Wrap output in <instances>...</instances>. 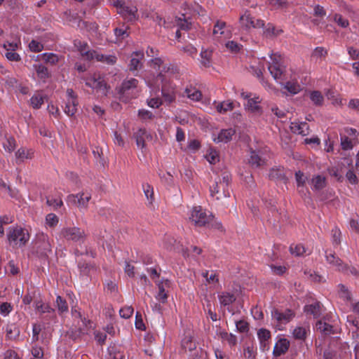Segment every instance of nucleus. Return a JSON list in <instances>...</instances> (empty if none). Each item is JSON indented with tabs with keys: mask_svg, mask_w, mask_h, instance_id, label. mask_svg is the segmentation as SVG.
I'll return each instance as SVG.
<instances>
[{
	"mask_svg": "<svg viewBox=\"0 0 359 359\" xmlns=\"http://www.w3.org/2000/svg\"><path fill=\"white\" fill-rule=\"evenodd\" d=\"M327 54V51L323 47H317L314 49L312 57L316 59L325 58Z\"/></svg>",
	"mask_w": 359,
	"mask_h": 359,
	"instance_id": "54",
	"label": "nucleus"
},
{
	"mask_svg": "<svg viewBox=\"0 0 359 359\" xmlns=\"http://www.w3.org/2000/svg\"><path fill=\"white\" fill-rule=\"evenodd\" d=\"M59 219L57 216L53 213H49L46 216V225L49 227H55L57 225Z\"/></svg>",
	"mask_w": 359,
	"mask_h": 359,
	"instance_id": "50",
	"label": "nucleus"
},
{
	"mask_svg": "<svg viewBox=\"0 0 359 359\" xmlns=\"http://www.w3.org/2000/svg\"><path fill=\"white\" fill-rule=\"evenodd\" d=\"M189 219L196 226H211L220 229L221 222L214 219V216L203 209L201 206H195L190 211Z\"/></svg>",
	"mask_w": 359,
	"mask_h": 359,
	"instance_id": "1",
	"label": "nucleus"
},
{
	"mask_svg": "<svg viewBox=\"0 0 359 359\" xmlns=\"http://www.w3.org/2000/svg\"><path fill=\"white\" fill-rule=\"evenodd\" d=\"M270 58L271 62L268 66L269 71L276 81L281 83L283 80L285 79V67L283 64L282 58L278 54H272Z\"/></svg>",
	"mask_w": 359,
	"mask_h": 359,
	"instance_id": "6",
	"label": "nucleus"
},
{
	"mask_svg": "<svg viewBox=\"0 0 359 359\" xmlns=\"http://www.w3.org/2000/svg\"><path fill=\"white\" fill-rule=\"evenodd\" d=\"M21 47L20 38H15L13 41H6L3 44L4 48L19 49Z\"/></svg>",
	"mask_w": 359,
	"mask_h": 359,
	"instance_id": "53",
	"label": "nucleus"
},
{
	"mask_svg": "<svg viewBox=\"0 0 359 359\" xmlns=\"http://www.w3.org/2000/svg\"><path fill=\"white\" fill-rule=\"evenodd\" d=\"M217 111L220 114L226 113L231 111L234 108V103L233 101L226 100L222 102L215 103Z\"/></svg>",
	"mask_w": 359,
	"mask_h": 359,
	"instance_id": "37",
	"label": "nucleus"
},
{
	"mask_svg": "<svg viewBox=\"0 0 359 359\" xmlns=\"http://www.w3.org/2000/svg\"><path fill=\"white\" fill-rule=\"evenodd\" d=\"M90 60H96L107 65H114L116 62V57L113 55H103L96 50H93V53H90Z\"/></svg>",
	"mask_w": 359,
	"mask_h": 359,
	"instance_id": "22",
	"label": "nucleus"
},
{
	"mask_svg": "<svg viewBox=\"0 0 359 359\" xmlns=\"http://www.w3.org/2000/svg\"><path fill=\"white\" fill-rule=\"evenodd\" d=\"M128 28L129 27L128 26L123 24L121 27H116L114 29L116 42L122 41L124 39L129 36V33L128 32Z\"/></svg>",
	"mask_w": 359,
	"mask_h": 359,
	"instance_id": "35",
	"label": "nucleus"
},
{
	"mask_svg": "<svg viewBox=\"0 0 359 359\" xmlns=\"http://www.w3.org/2000/svg\"><path fill=\"white\" fill-rule=\"evenodd\" d=\"M188 14L189 13L182 14V15L184 16V19L179 18L177 20V25L179 27L180 29L188 30L191 28V23L190 22H189V20H188L189 19V16L186 17V15H188Z\"/></svg>",
	"mask_w": 359,
	"mask_h": 359,
	"instance_id": "44",
	"label": "nucleus"
},
{
	"mask_svg": "<svg viewBox=\"0 0 359 359\" xmlns=\"http://www.w3.org/2000/svg\"><path fill=\"white\" fill-rule=\"evenodd\" d=\"M210 194L212 198L215 200H220L222 198H226L230 196L229 189H226L219 184L217 182H214L212 185L210 186Z\"/></svg>",
	"mask_w": 359,
	"mask_h": 359,
	"instance_id": "16",
	"label": "nucleus"
},
{
	"mask_svg": "<svg viewBox=\"0 0 359 359\" xmlns=\"http://www.w3.org/2000/svg\"><path fill=\"white\" fill-rule=\"evenodd\" d=\"M239 24L241 28L245 31H249L252 28H261L264 25L263 20L260 19L255 20L250 11L245 10L239 18Z\"/></svg>",
	"mask_w": 359,
	"mask_h": 359,
	"instance_id": "10",
	"label": "nucleus"
},
{
	"mask_svg": "<svg viewBox=\"0 0 359 359\" xmlns=\"http://www.w3.org/2000/svg\"><path fill=\"white\" fill-rule=\"evenodd\" d=\"M20 329L15 323H11L6 327V338L8 340H15L20 336Z\"/></svg>",
	"mask_w": 359,
	"mask_h": 359,
	"instance_id": "29",
	"label": "nucleus"
},
{
	"mask_svg": "<svg viewBox=\"0 0 359 359\" xmlns=\"http://www.w3.org/2000/svg\"><path fill=\"white\" fill-rule=\"evenodd\" d=\"M34 69L37 74V76L41 79L45 81L46 79L50 77V73L46 67L41 64H37L34 65Z\"/></svg>",
	"mask_w": 359,
	"mask_h": 359,
	"instance_id": "38",
	"label": "nucleus"
},
{
	"mask_svg": "<svg viewBox=\"0 0 359 359\" xmlns=\"http://www.w3.org/2000/svg\"><path fill=\"white\" fill-rule=\"evenodd\" d=\"M341 146L344 150H350L353 149L351 140L347 136H341Z\"/></svg>",
	"mask_w": 359,
	"mask_h": 359,
	"instance_id": "61",
	"label": "nucleus"
},
{
	"mask_svg": "<svg viewBox=\"0 0 359 359\" xmlns=\"http://www.w3.org/2000/svg\"><path fill=\"white\" fill-rule=\"evenodd\" d=\"M60 236L67 241L83 243L86 238L85 231L76 226L64 227L61 229Z\"/></svg>",
	"mask_w": 359,
	"mask_h": 359,
	"instance_id": "9",
	"label": "nucleus"
},
{
	"mask_svg": "<svg viewBox=\"0 0 359 359\" xmlns=\"http://www.w3.org/2000/svg\"><path fill=\"white\" fill-rule=\"evenodd\" d=\"M91 196L88 194L79 193L76 195L70 194L67 198V203L78 206L79 208H86Z\"/></svg>",
	"mask_w": 359,
	"mask_h": 359,
	"instance_id": "13",
	"label": "nucleus"
},
{
	"mask_svg": "<svg viewBox=\"0 0 359 359\" xmlns=\"http://www.w3.org/2000/svg\"><path fill=\"white\" fill-rule=\"evenodd\" d=\"M261 99L259 96H254L253 97L248 99L247 102L244 104L245 110L252 113L255 115H261L262 114V109L259 105Z\"/></svg>",
	"mask_w": 359,
	"mask_h": 359,
	"instance_id": "18",
	"label": "nucleus"
},
{
	"mask_svg": "<svg viewBox=\"0 0 359 359\" xmlns=\"http://www.w3.org/2000/svg\"><path fill=\"white\" fill-rule=\"evenodd\" d=\"M212 33L216 37L226 38L229 36L230 30L227 29L225 22L217 20L214 26Z\"/></svg>",
	"mask_w": 359,
	"mask_h": 359,
	"instance_id": "23",
	"label": "nucleus"
},
{
	"mask_svg": "<svg viewBox=\"0 0 359 359\" xmlns=\"http://www.w3.org/2000/svg\"><path fill=\"white\" fill-rule=\"evenodd\" d=\"M37 60H41L46 63L55 65L59 61V56L53 53H43L37 55Z\"/></svg>",
	"mask_w": 359,
	"mask_h": 359,
	"instance_id": "33",
	"label": "nucleus"
},
{
	"mask_svg": "<svg viewBox=\"0 0 359 359\" xmlns=\"http://www.w3.org/2000/svg\"><path fill=\"white\" fill-rule=\"evenodd\" d=\"M55 306L60 315L66 313L69 311V307L66 299L61 296H57L55 299Z\"/></svg>",
	"mask_w": 359,
	"mask_h": 359,
	"instance_id": "39",
	"label": "nucleus"
},
{
	"mask_svg": "<svg viewBox=\"0 0 359 359\" xmlns=\"http://www.w3.org/2000/svg\"><path fill=\"white\" fill-rule=\"evenodd\" d=\"M294 316V313L290 309L280 311L273 309L271 311L272 320L277 323V326H282L288 323Z\"/></svg>",
	"mask_w": 359,
	"mask_h": 359,
	"instance_id": "12",
	"label": "nucleus"
},
{
	"mask_svg": "<svg viewBox=\"0 0 359 359\" xmlns=\"http://www.w3.org/2000/svg\"><path fill=\"white\" fill-rule=\"evenodd\" d=\"M316 327L318 331L325 335H330L334 333L333 327L322 320L316 323Z\"/></svg>",
	"mask_w": 359,
	"mask_h": 359,
	"instance_id": "36",
	"label": "nucleus"
},
{
	"mask_svg": "<svg viewBox=\"0 0 359 359\" xmlns=\"http://www.w3.org/2000/svg\"><path fill=\"white\" fill-rule=\"evenodd\" d=\"M234 134L235 130L232 128L224 129L219 133L217 137H213V141L216 143H226L232 139Z\"/></svg>",
	"mask_w": 359,
	"mask_h": 359,
	"instance_id": "24",
	"label": "nucleus"
},
{
	"mask_svg": "<svg viewBox=\"0 0 359 359\" xmlns=\"http://www.w3.org/2000/svg\"><path fill=\"white\" fill-rule=\"evenodd\" d=\"M257 337L259 341H269L271 338V333L268 330L262 328L259 330Z\"/></svg>",
	"mask_w": 359,
	"mask_h": 359,
	"instance_id": "56",
	"label": "nucleus"
},
{
	"mask_svg": "<svg viewBox=\"0 0 359 359\" xmlns=\"http://www.w3.org/2000/svg\"><path fill=\"white\" fill-rule=\"evenodd\" d=\"M46 203L48 205L53 207V209H57L62 205L63 202L60 198H47Z\"/></svg>",
	"mask_w": 359,
	"mask_h": 359,
	"instance_id": "60",
	"label": "nucleus"
},
{
	"mask_svg": "<svg viewBox=\"0 0 359 359\" xmlns=\"http://www.w3.org/2000/svg\"><path fill=\"white\" fill-rule=\"evenodd\" d=\"M265 161L260 155L259 151H256L252 150L250 151V156L249 159V163L253 167H259L262 165L264 163Z\"/></svg>",
	"mask_w": 359,
	"mask_h": 359,
	"instance_id": "34",
	"label": "nucleus"
},
{
	"mask_svg": "<svg viewBox=\"0 0 359 359\" xmlns=\"http://www.w3.org/2000/svg\"><path fill=\"white\" fill-rule=\"evenodd\" d=\"M295 180L297 182V189L303 188L306 184L307 178L305 177L303 172L299 170L295 172Z\"/></svg>",
	"mask_w": 359,
	"mask_h": 359,
	"instance_id": "52",
	"label": "nucleus"
},
{
	"mask_svg": "<svg viewBox=\"0 0 359 359\" xmlns=\"http://www.w3.org/2000/svg\"><path fill=\"white\" fill-rule=\"evenodd\" d=\"M34 248L39 255L48 256L52 252V244L48 236L43 232L36 233Z\"/></svg>",
	"mask_w": 359,
	"mask_h": 359,
	"instance_id": "8",
	"label": "nucleus"
},
{
	"mask_svg": "<svg viewBox=\"0 0 359 359\" xmlns=\"http://www.w3.org/2000/svg\"><path fill=\"white\" fill-rule=\"evenodd\" d=\"M285 88L292 94H297L301 90L300 85L297 82L288 81L285 85Z\"/></svg>",
	"mask_w": 359,
	"mask_h": 359,
	"instance_id": "49",
	"label": "nucleus"
},
{
	"mask_svg": "<svg viewBox=\"0 0 359 359\" xmlns=\"http://www.w3.org/2000/svg\"><path fill=\"white\" fill-rule=\"evenodd\" d=\"M2 144L6 151L11 152L15 147V141L13 137H5Z\"/></svg>",
	"mask_w": 359,
	"mask_h": 359,
	"instance_id": "47",
	"label": "nucleus"
},
{
	"mask_svg": "<svg viewBox=\"0 0 359 359\" xmlns=\"http://www.w3.org/2000/svg\"><path fill=\"white\" fill-rule=\"evenodd\" d=\"M175 69L171 65H165L163 69L159 72L157 76L158 79H161L162 82L161 94L164 100L168 103H171L175 100V86L170 82L167 81L166 77L163 75L165 73L175 74Z\"/></svg>",
	"mask_w": 359,
	"mask_h": 359,
	"instance_id": "2",
	"label": "nucleus"
},
{
	"mask_svg": "<svg viewBox=\"0 0 359 359\" xmlns=\"http://www.w3.org/2000/svg\"><path fill=\"white\" fill-rule=\"evenodd\" d=\"M34 306L35 309L41 314L49 313L51 316L55 315V310L48 304H44L41 300L36 301L34 302Z\"/></svg>",
	"mask_w": 359,
	"mask_h": 359,
	"instance_id": "32",
	"label": "nucleus"
},
{
	"mask_svg": "<svg viewBox=\"0 0 359 359\" xmlns=\"http://www.w3.org/2000/svg\"><path fill=\"white\" fill-rule=\"evenodd\" d=\"M236 330L241 333H247L249 331V324L245 320H238L236 323Z\"/></svg>",
	"mask_w": 359,
	"mask_h": 359,
	"instance_id": "62",
	"label": "nucleus"
},
{
	"mask_svg": "<svg viewBox=\"0 0 359 359\" xmlns=\"http://www.w3.org/2000/svg\"><path fill=\"white\" fill-rule=\"evenodd\" d=\"M311 184L313 190H320L325 186V177L321 175H316L312 178Z\"/></svg>",
	"mask_w": 359,
	"mask_h": 359,
	"instance_id": "43",
	"label": "nucleus"
},
{
	"mask_svg": "<svg viewBox=\"0 0 359 359\" xmlns=\"http://www.w3.org/2000/svg\"><path fill=\"white\" fill-rule=\"evenodd\" d=\"M67 102L65 108V113L68 116H73L77 111L78 101L76 95L72 89L67 90Z\"/></svg>",
	"mask_w": 359,
	"mask_h": 359,
	"instance_id": "15",
	"label": "nucleus"
},
{
	"mask_svg": "<svg viewBox=\"0 0 359 359\" xmlns=\"http://www.w3.org/2000/svg\"><path fill=\"white\" fill-rule=\"evenodd\" d=\"M144 58L142 50L133 52L131 55V60L129 64V69L131 72L137 71L142 67L141 61Z\"/></svg>",
	"mask_w": 359,
	"mask_h": 359,
	"instance_id": "21",
	"label": "nucleus"
},
{
	"mask_svg": "<svg viewBox=\"0 0 359 359\" xmlns=\"http://www.w3.org/2000/svg\"><path fill=\"white\" fill-rule=\"evenodd\" d=\"M30 103L33 108L39 109L43 103V97L40 93H36L31 97Z\"/></svg>",
	"mask_w": 359,
	"mask_h": 359,
	"instance_id": "48",
	"label": "nucleus"
},
{
	"mask_svg": "<svg viewBox=\"0 0 359 359\" xmlns=\"http://www.w3.org/2000/svg\"><path fill=\"white\" fill-rule=\"evenodd\" d=\"M112 6L116 9L121 15L128 22H135L138 20L137 8L134 5H128L123 0H109Z\"/></svg>",
	"mask_w": 359,
	"mask_h": 359,
	"instance_id": "3",
	"label": "nucleus"
},
{
	"mask_svg": "<svg viewBox=\"0 0 359 359\" xmlns=\"http://www.w3.org/2000/svg\"><path fill=\"white\" fill-rule=\"evenodd\" d=\"M201 65L205 68L210 67L211 66V57L212 52L208 50H204L201 52Z\"/></svg>",
	"mask_w": 359,
	"mask_h": 359,
	"instance_id": "40",
	"label": "nucleus"
},
{
	"mask_svg": "<svg viewBox=\"0 0 359 359\" xmlns=\"http://www.w3.org/2000/svg\"><path fill=\"white\" fill-rule=\"evenodd\" d=\"M341 231L335 227L332 230V243L334 246L339 245L341 243Z\"/></svg>",
	"mask_w": 359,
	"mask_h": 359,
	"instance_id": "59",
	"label": "nucleus"
},
{
	"mask_svg": "<svg viewBox=\"0 0 359 359\" xmlns=\"http://www.w3.org/2000/svg\"><path fill=\"white\" fill-rule=\"evenodd\" d=\"M226 47L232 53H238L243 47V46L236 41H229L226 43Z\"/></svg>",
	"mask_w": 359,
	"mask_h": 359,
	"instance_id": "58",
	"label": "nucleus"
},
{
	"mask_svg": "<svg viewBox=\"0 0 359 359\" xmlns=\"http://www.w3.org/2000/svg\"><path fill=\"white\" fill-rule=\"evenodd\" d=\"M309 98L313 103V104L318 107L322 106L324 102L323 95L320 91L318 90H313L310 92Z\"/></svg>",
	"mask_w": 359,
	"mask_h": 359,
	"instance_id": "42",
	"label": "nucleus"
},
{
	"mask_svg": "<svg viewBox=\"0 0 359 359\" xmlns=\"http://www.w3.org/2000/svg\"><path fill=\"white\" fill-rule=\"evenodd\" d=\"M290 130L294 133L306 136L309 134V126L305 121H293L290 126Z\"/></svg>",
	"mask_w": 359,
	"mask_h": 359,
	"instance_id": "20",
	"label": "nucleus"
},
{
	"mask_svg": "<svg viewBox=\"0 0 359 359\" xmlns=\"http://www.w3.org/2000/svg\"><path fill=\"white\" fill-rule=\"evenodd\" d=\"M282 32V29H277L272 24L269 23L264 30V35L266 38H272L278 36Z\"/></svg>",
	"mask_w": 359,
	"mask_h": 359,
	"instance_id": "41",
	"label": "nucleus"
},
{
	"mask_svg": "<svg viewBox=\"0 0 359 359\" xmlns=\"http://www.w3.org/2000/svg\"><path fill=\"white\" fill-rule=\"evenodd\" d=\"M13 311V306L8 302H3L0 304V314L7 316Z\"/></svg>",
	"mask_w": 359,
	"mask_h": 359,
	"instance_id": "55",
	"label": "nucleus"
},
{
	"mask_svg": "<svg viewBox=\"0 0 359 359\" xmlns=\"http://www.w3.org/2000/svg\"><path fill=\"white\" fill-rule=\"evenodd\" d=\"M309 332L310 328L309 325L297 326L292 330V336L296 339L304 340Z\"/></svg>",
	"mask_w": 359,
	"mask_h": 359,
	"instance_id": "30",
	"label": "nucleus"
},
{
	"mask_svg": "<svg viewBox=\"0 0 359 359\" xmlns=\"http://www.w3.org/2000/svg\"><path fill=\"white\" fill-rule=\"evenodd\" d=\"M290 252L293 255L301 256L306 253V250L302 244H292L290 247Z\"/></svg>",
	"mask_w": 359,
	"mask_h": 359,
	"instance_id": "45",
	"label": "nucleus"
},
{
	"mask_svg": "<svg viewBox=\"0 0 359 359\" xmlns=\"http://www.w3.org/2000/svg\"><path fill=\"white\" fill-rule=\"evenodd\" d=\"M185 94L191 100L198 101L201 97V93L196 88H186Z\"/></svg>",
	"mask_w": 359,
	"mask_h": 359,
	"instance_id": "46",
	"label": "nucleus"
},
{
	"mask_svg": "<svg viewBox=\"0 0 359 359\" xmlns=\"http://www.w3.org/2000/svg\"><path fill=\"white\" fill-rule=\"evenodd\" d=\"M136 144L142 151L146 149V140H151L152 135L147 130L140 128L134 135Z\"/></svg>",
	"mask_w": 359,
	"mask_h": 359,
	"instance_id": "17",
	"label": "nucleus"
},
{
	"mask_svg": "<svg viewBox=\"0 0 359 359\" xmlns=\"http://www.w3.org/2000/svg\"><path fill=\"white\" fill-rule=\"evenodd\" d=\"M164 247L168 250H175L177 252H182L184 256L187 255V252L184 250L182 245L179 243H176V241L173 238L168 237L164 243Z\"/></svg>",
	"mask_w": 359,
	"mask_h": 359,
	"instance_id": "27",
	"label": "nucleus"
},
{
	"mask_svg": "<svg viewBox=\"0 0 359 359\" xmlns=\"http://www.w3.org/2000/svg\"><path fill=\"white\" fill-rule=\"evenodd\" d=\"M290 342L286 339H279L274 346L273 353L276 357L285 353L289 348Z\"/></svg>",
	"mask_w": 359,
	"mask_h": 359,
	"instance_id": "25",
	"label": "nucleus"
},
{
	"mask_svg": "<svg viewBox=\"0 0 359 359\" xmlns=\"http://www.w3.org/2000/svg\"><path fill=\"white\" fill-rule=\"evenodd\" d=\"M256 348L253 346H248L244 348V355L246 359H255Z\"/></svg>",
	"mask_w": 359,
	"mask_h": 359,
	"instance_id": "57",
	"label": "nucleus"
},
{
	"mask_svg": "<svg viewBox=\"0 0 359 359\" xmlns=\"http://www.w3.org/2000/svg\"><path fill=\"white\" fill-rule=\"evenodd\" d=\"M207 161L211 164H215L219 161V154L216 150L210 149L205 155Z\"/></svg>",
	"mask_w": 359,
	"mask_h": 359,
	"instance_id": "51",
	"label": "nucleus"
},
{
	"mask_svg": "<svg viewBox=\"0 0 359 359\" xmlns=\"http://www.w3.org/2000/svg\"><path fill=\"white\" fill-rule=\"evenodd\" d=\"M138 81L136 79L130 78L125 79L118 88V93L120 99L123 102H128L137 95V87Z\"/></svg>",
	"mask_w": 359,
	"mask_h": 359,
	"instance_id": "5",
	"label": "nucleus"
},
{
	"mask_svg": "<svg viewBox=\"0 0 359 359\" xmlns=\"http://www.w3.org/2000/svg\"><path fill=\"white\" fill-rule=\"evenodd\" d=\"M158 292L155 296L156 300L162 304L167 302L168 293L171 287V282L168 279H163L156 283Z\"/></svg>",
	"mask_w": 359,
	"mask_h": 359,
	"instance_id": "14",
	"label": "nucleus"
},
{
	"mask_svg": "<svg viewBox=\"0 0 359 359\" xmlns=\"http://www.w3.org/2000/svg\"><path fill=\"white\" fill-rule=\"evenodd\" d=\"M34 155V152L32 149H27V148H20L16 152H15V158L17 163H22L26 159H31L32 158Z\"/></svg>",
	"mask_w": 359,
	"mask_h": 359,
	"instance_id": "28",
	"label": "nucleus"
},
{
	"mask_svg": "<svg viewBox=\"0 0 359 359\" xmlns=\"http://www.w3.org/2000/svg\"><path fill=\"white\" fill-rule=\"evenodd\" d=\"M133 308L132 306H125L120 309L119 313L123 318H129L133 313Z\"/></svg>",
	"mask_w": 359,
	"mask_h": 359,
	"instance_id": "64",
	"label": "nucleus"
},
{
	"mask_svg": "<svg viewBox=\"0 0 359 359\" xmlns=\"http://www.w3.org/2000/svg\"><path fill=\"white\" fill-rule=\"evenodd\" d=\"M86 85L95 90L97 93L102 96H107L109 87L103 78L95 75L90 76L86 80Z\"/></svg>",
	"mask_w": 359,
	"mask_h": 359,
	"instance_id": "11",
	"label": "nucleus"
},
{
	"mask_svg": "<svg viewBox=\"0 0 359 359\" xmlns=\"http://www.w3.org/2000/svg\"><path fill=\"white\" fill-rule=\"evenodd\" d=\"M325 253V259L328 264L335 268L336 270L344 273H351L353 275H357V270L352 267L350 268L346 264H345L340 258L335 255V253L332 252H328L326 250Z\"/></svg>",
	"mask_w": 359,
	"mask_h": 359,
	"instance_id": "7",
	"label": "nucleus"
},
{
	"mask_svg": "<svg viewBox=\"0 0 359 359\" xmlns=\"http://www.w3.org/2000/svg\"><path fill=\"white\" fill-rule=\"evenodd\" d=\"M29 48L31 51L39 53L43 49V45L37 41L32 40L29 44Z\"/></svg>",
	"mask_w": 359,
	"mask_h": 359,
	"instance_id": "63",
	"label": "nucleus"
},
{
	"mask_svg": "<svg viewBox=\"0 0 359 359\" xmlns=\"http://www.w3.org/2000/svg\"><path fill=\"white\" fill-rule=\"evenodd\" d=\"M218 299L221 307H226L229 312L233 313V309L229 307L230 305H231L236 299V297L233 293L229 292H222L218 294Z\"/></svg>",
	"mask_w": 359,
	"mask_h": 359,
	"instance_id": "19",
	"label": "nucleus"
},
{
	"mask_svg": "<svg viewBox=\"0 0 359 359\" xmlns=\"http://www.w3.org/2000/svg\"><path fill=\"white\" fill-rule=\"evenodd\" d=\"M74 46L78 49L80 52L81 55L85 57L86 60H90V53H93V50H88V46L87 43L84 41H81V40L76 39L74 41Z\"/></svg>",
	"mask_w": 359,
	"mask_h": 359,
	"instance_id": "26",
	"label": "nucleus"
},
{
	"mask_svg": "<svg viewBox=\"0 0 359 359\" xmlns=\"http://www.w3.org/2000/svg\"><path fill=\"white\" fill-rule=\"evenodd\" d=\"M7 239L10 245L23 246L29 240L28 231L20 226H11L7 230Z\"/></svg>",
	"mask_w": 359,
	"mask_h": 359,
	"instance_id": "4",
	"label": "nucleus"
},
{
	"mask_svg": "<svg viewBox=\"0 0 359 359\" xmlns=\"http://www.w3.org/2000/svg\"><path fill=\"white\" fill-rule=\"evenodd\" d=\"M304 311L306 314L312 315L313 318H317L321 315V304L316 302L304 306Z\"/></svg>",
	"mask_w": 359,
	"mask_h": 359,
	"instance_id": "31",
	"label": "nucleus"
}]
</instances>
